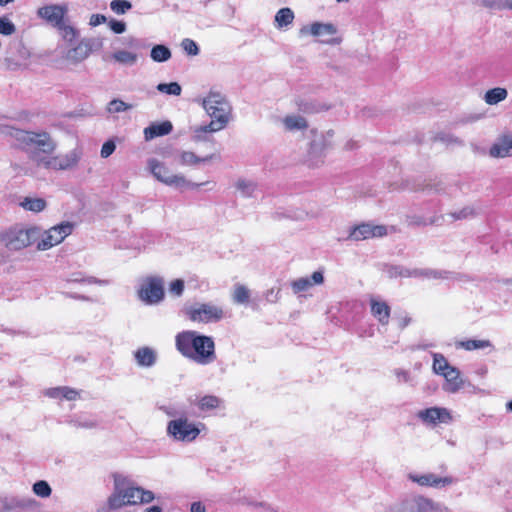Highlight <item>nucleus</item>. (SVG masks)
<instances>
[{
	"mask_svg": "<svg viewBox=\"0 0 512 512\" xmlns=\"http://www.w3.org/2000/svg\"><path fill=\"white\" fill-rule=\"evenodd\" d=\"M183 312L190 321L204 324L218 322L225 316L223 308L212 302L186 305Z\"/></svg>",
	"mask_w": 512,
	"mask_h": 512,
	"instance_id": "nucleus-7",
	"label": "nucleus"
},
{
	"mask_svg": "<svg viewBox=\"0 0 512 512\" xmlns=\"http://www.w3.org/2000/svg\"><path fill=\"white\" fill-rule=\"evenodd\" d=\"M440 504L424 497L412 498L404 501L397 512H439Z\"/></svg>",
	"mask_w": 512,
	"mask_h": 512,
	"instance_id": "nucleus-14",
	"label": "nucleus"
},
{
	"mask_svg": "<svg viewBox=\"0 0 512 512\" xmlns=\"http://www.w3.org/2000/svg\"><path fill=\"white\" fill-rule=\"evenodd\" d=\"M116 149L115 142L113 140L106 141L101 148L100 155L102 158H108Z\"/></svg>",
	"mask_w": 512,
	"mask_h": 512,
	"instance_id": "nucleus-53",
	"label": "nucleus"
},
{
	"mask_svg": "<svg viewBox=\"0 0 512 512\" xmlns=\"http://www.w3.org/2000/svg\"><path fill=\"white\" fill-rule=\"evenodd\" d=\"M442 376L445 379V383L443 385L444 391L448 393H456L463 387L464 381L458 368L452 366Z\"/></svg>",
	"mask_w": 512,
	"mask_h": 512,
	"instance_id": "nucleus-18",
	"label": "nucleus"
},
{
	"mask_svg": "<svg viewBox=\"0 0 512 512\" xmlns=\"http://www.w3.org/2000/svg\"><path fill=\"white\" fill-rule=\"evenodd\" d=\"M112 58L120 64L132 66L137 62L138 54L121 49L115 51L112 54Z\"/></svg>",
	"mask_w": 512,
	"mask_h": 512,
	"instance_id": "nucleus-33",
	"label": "nucleus"
},
{
	"mask_svg": "<svg viewBox=\"0 0 512 512\" xmlns=\"http://www.w3.org/2000/svg\"><path fill=\"white\" fill-rule=\"evenodd\" d=\"M156 88L161 93L173 96H179L182 92V88L177 82L160 83Z\"/></svg>",
	"mask_w": 512,
	"mask_h": 512,
	"instance_id": "nucleus-41",
	"label": "nucleus"
},
{
	"mask_svg": "<svg viewBox=\"0 0 512 512\" xmlns=\"http://www.w3.org/2000/svg\"><path fill=\"white\" fill-rule=\"evenodd\" d=\"M74 225L70 222H63L45 231L41 240L37 243L38 250H48L60 244L73 231Z\"/></svg>",
	"mask_w": 512,
	"mask_h": 512,
	"instance_id": "nucleus-8",
	"label": "nucleus"
},
{
	"mask_svg": "<svg viewBox=\"0 0 512 512\" xmlns=\"http://www.w3.org/2000/svg\"><path fill=\"white\" fill-rule=\"evenodd\" d=\"M75 427L92 429L98 426L99 421L96 417L92 416H80L75 420H72Z\"/></svg>",
	"mask_w": 512,
	"mask_h": 512,
	"instance_id": "nucleus-43",
	"label": "nucleus"
},
{
	"mask_svg": "<svg viewBox=\"0 0 512 512\" xmlns=\"http://www.w3.org/2000/svg\"><path fill=\"white\" fill-rule=\"evenodd\" d=\"M139 298L147 304L160 302L164 297L163 281L160 278H150L142 284Z\"/></svg>",
	"mask_w": 512,
	"mask_h": 512,
	"instance_id": "nucleus-11",
	"label": "nucleus"
},
{
	"mask_svg": "<svg viewBox=\"0 0 512 512\" xmlns=\"http://www.w3.org/2000/svg\"><path fill=\"white\" fill-rule=\"evenodd\" d=\"M387 233V227L384 225L362 223L350 229L348 239L353 241H362L370 238L383 237L387 235Z\"/></svg>",
	"mask_w": 512,
	"mask_h": 512,
	"instance_id": "nucleus-12",
	"label": "nucleus"
},
{
	"mask_svg": "<svg viewBox=\"0 0 512 512\" xmlns=\"http://www.w3.org/2000/svg\"><path fill=\"white\" fill-rule=\"evenodd\" d=\"M490 346H491V343L488 340H475V339L461 341L457 344V347H461L467 351L484 349V348L490 347Z\"/></svg>",
	"mask_w": 512,
	"mask_h": 512,
	"instance_id": "nucleus-39",
	"label": "nucleus"
},
{
	"mask_svg": "<svg viewBox=\"0 0 512 512\" xmlns=\"http://www.w3.org/2000/svg\"><path fill=\"white\" fill-rule=\"evenodd\" d=\"M134 359L139 367L150 368L157 361V352L148 346L140 347L134 352Z\"/></svg>",
	"mask_w": 512,
	"mask_h": 512,
	"instance_id": "nucleus-19",
	"label": "nucleus"
},
{
	"mask_svg": "<svg viewBox=\"0 0 512 512\" xmlns=\"http://www.w3.org/2000/svg\"><path fill=\"white\" fill-rule=\"evenodd\" d=\"M417 418L426 426L435 427L438 424H449L452 422V415L445 407H430L419 410Z\"/></svg>",
	"mask_w": 512,
	"mask_h": 512,
	"instance_id": "nucleus-9",
	"label": "nucleus"
},
{
	"mask_svg": "<svg viewBox=\"0 0 512 512\" xmlns=\"http://www.w3.org/2000/svg\"><path fill=\"white\" fill-rule=\"evenodd\" d=\"M409 276L412 277H420V278H428V279H451L452 273L444 270L437 269H414L411 271Z\"/></svg>",
	"mask_w": 512,
	"mask_h": 512,
	"instance_id": "nucleus-25",
	"label": "nucleus"
},
{
	"mask_svg": "<svg viewBox=\"0 0 512 512\" xmlns=\"http://www.w3.org/2000/svg\"><path fill=\"white\" fill-rule=\"evenodd\" d=\"M182 180H183V182L182 181H176L174 187H177V188H188V189H198L200 186H202L204 184V183H195V182L189 181L183 175H182Z\"/></svg>",
	"mask_w": 512,
	"mask_h": 512,
	"instance_id": "nucleus-54",
	"label": "nucleus"
},
{
	"mask_svg": "<svg viewBox=\"0 0 512 512\" xmlns=\"http://www.w3.org/2000/svg\"><path fill=\"white\" fill-rule=\"evenodd\" d=\"M452 366L448 363L447 359L440 353H433V371L438 375H443Z\"/></svg>",
	"mask_w": 512,
	"mask_h": 512,
	"instance_id": "nucleus-36",
	"label": "nucleus"
},
{
	"mask_svg": "<svg viewBox=\"0 0 512 512\" xmlns=\"http://www.w3.org/2000/svg\"><path fill=\"white\" fill-rule=\"evenodd\" d=\"M131 8L132 4L127 0H113L110 2V9L117 15L125 14Z\"/></svg>",
	"mask_w": 512,
	"mask_h": 512,
	"instance_id": "nucleus-45",
	"label": "nucleus"
},
{
	"mask_svg": "<svg viewBox=\"0 0 512 512\" xmlns=\"http://www.w3.org/2000/svg\"><path fill=\"white\" fill-rule=\"evenodd\" d=\"M67 282L71 283H84V284H98V285H108V280H101L97 279L95 277H81L80 273L72 274L68 279Z\"/></svg>",
	"mask_w": 512,
	"mask_h": 512,
	"instance_id": "nucleus-40",
	"label": "nucleus"
},
{
	"mask_svg": "<svg viewBox=\"0 0 512 512\" xmlns=\"http://www.w3.org/2000/svg\"><path fill=\"white\" fill-rule=\"evenodd\" d=\"M131 108V105L125 103L119 99H113L108 103L107 110L109 113H120L127 111Z\"/></svg>",
	"mask_w": 512,
	"mask_h": 512,
	"instance_id": "nucleus-47",
	"label": "nucleus"
},
{
	"mask_svg": "<svg viewBox=\"0 0 512 512\" xmlns=\"http://www.w3.org/2000/svg\"><path fill=\"white\" fill-rule=\"evenodd\" d=\"M214 157V154H210L205 157H199L191 151H180L178 153L179 163L183 166H195L201 163H207L214 159Z\"/></svg>",
	"mask_w": 512,
	"mask_h": 512,
	"instance_id": "nucleus-24",
	"label": "nucleus"
},
{
	"mask_svg": "<svg viewBox=\"0 0 512 512\" xmlns=\"http://www.w3.org/2000/svg\"><path fill=\"white\" fill-rule=\"evenodd\" d=\"M454 220H464L473 218L476 215V211L473 207L467 206L459 211H455L449 214Z\"/></svg>",
	"mask_w": 512,
	"mask_h": 512,
	"instance_id": "nucleus-48",
	"label": "nucleus"
},
{
	"mask_svg": "<svg viewBox=\"0 0 512 512\" xmlns=\"http://www.w3.org/2000/svg\"><path fill=\"white\" fill-rule=\"evenodd\" d=\"M294 20V12L288 8H281L275 15V27L277 29H287Z\"/></svg>",
	"mask_w": 512,
	"mask_h": 512,
	"instance_id": "nucleus-28",
	"label": "nucleus"
},
{
	"mask_svg": "<svg viewBox=\"0 0 512 512\" xmlns=\"http://www.w3.org/2000/svg\"><path fill=\"white\" fill-rule=\"evenodd\" d=\"M506 9L512 10V0H506Z\"/></svg>",
	"mask_w": 512,
	"mask_h": 512,
	"instance_id": "nucleus-64",
	"label": "nucleus"
},
{
	"mask_svg": "<svg viewBox=\"0 0 512 512\" xmlns=\"http://www.w3.org/2000/svg\"><path fill=\"white\" fill-rule=\"evenodd\" d=\"M476 2L481 6L493 10L506 9V0H476Z\"/></svg>",
	"mask_w": 512,
	"mask_h": 512,
	"instance_id": "nucleus-49",
	"label": "nucleus"
},
{
	"mask_svg": "<svg viewBox=\"0 0 512 512\" xmlns=\"http://www.w3.org/2000/svg\"><path fill=\"white\" fill-rule=\"evenodd\" d=\"M124 44L127 47L133 48V49H139L143 46L142 41L139 38H136L134 36H129V37L125 38Z\"/></svg>",
	"mask_w": 512,
	"mask_h": 512,
	"instance_id": "nucleus-57",
	"label": "nucleus"
},
{
	"mask_svg": "<svg viewBox=\"0 0 512 512\" xmlns=\"http://www.w3.org/2000/svg\"><path fill=\"white\" fill-rule=\"evenodd\" d=\"M202 106L211 118V122L193 129V137L197 141L204 140L206 133H214L224 129L230 120L232 111V107L226 97L217 91H210L202 99Z\"/></svg>",
	"mask_w": 512,
	"mask_h": 512,
	"instance_id": "nucleus-3",
	"label": "nucleus"
},
{
	"mask_svg": "<svg viewBox=\"0 0 512 512\" xmlns=\"http://www.w3.org/2000/svg\"><path fill=\"white\" fill-rule=\"evenodd\" d=\"M154 499L155 495L150 490L132 483L124 485L116 482L114 491L108 498V506L110 510H119L124 506L149 504Z\"/></svg>",
	"mask_w": 512,
	"mask_h": 512,
	"instance_id": "nucleus-4",
	"label": "nucleus"
},
{
	"mask_svg": "<svg viewBox=\"0 0 512 512\" xmlns=\"http://www.w3.org/2000/svg\"><path fill=\"white\" fill-rule=\"evenodd\" d=\"M181 47L188 55L196 56L199 54V47L197 43L192 39H184L181 43Z\"/></svg>",
	"mask_w": 512,
	"mask_h": 512,
	"instance_id": "nucleus-50",
	"label": "nucleus"
},
{
	"mask_svg": "<svg viewBox=\"0 0 512 512\" xmlns=\"http://www.w3.org/2000/svg\"><path fill=\"white\" fill-rule=\"evenodd\" d=\"M205 425L201 422L190 421L188 417L171 419L167 423V435L177 442L191 443L197 439Z\"/></svg>",
	"mask_w": 512,
	"mask_h": 512,
	"instance_id": "nucleus-5",
	"label": "nucleus"
},
{
	"mask_svg": "<svg viewBox=\"0 0 512 512\" xmlns=\"http://www.w3.org/2000/svg\"><path fill=\"white\" fill-rule=\"evenodd\" d=\"M143 512H162V508L157 505H154L146 508Z\"/></svg>",
	"mask_w": 512,
	"mask_h": 512,
	"instance_id": "nucleus-62",
	"label": "nucleus"
},
{
	"mask_svg": "<svg viewBox=\"0 0 512 512\" xmlns=\"http://www.w3.org/2000/svg\"><path fill=\"white\" fill-rule=\"evenodd\" d=\"M90 52L91 50L88 44L81 42L77 46L69 49L65 58L72 63H79L85 60L90 55Z\"/></svg>",
	"mask_w": 512,
	"mask_h": 512,
	"instance_id": "nucleus-26",
	"label": "nucleus"
},
{
	"mask_svg": "<svg viewBox=\"0 0 512 512\" xmlns=\"http://www.w3.org/2000/svg\"><path fill=\"white\" fill-rule=\"evenodd\" d=\"M173 129L170 121H163L160 123H152L144 129V138L146 141L153 140L154 138L168 135Z\"/></svg>",
	"mask_w": 512,
	"mask_h": 512,
	"instance_id": "nucleus-21",
	"label": "nucleus"
},
{
	"mask_svg": "<svg viewBox=\"0 0 512 512\" xmlns=\"http://www.w3.org/2000/svg\"><path fill=\"white\" fill-rule=\"evenodd\" d=\"M148 167L152 175L167 186H175L176 181H182L181 174H171L168 167L157 159H150Z\"/></svg>",
	"mask_w": 512,
	"mask_h": 512,
	"instance_id": "nucleus-13",
	"label": "nucleus"
},
{
	"mask_svg": "<svg viewBox=\"0 0 512 512\" xmlns=\"http://www.w3.org/2000/svg\"><path fill=\"white\" fill-rule=\"evenodd\" d=\"M394 375L396 376L398 383H407L411 380L409 371L404 369H395Z\"/></svg>",
	"mask_w": 512,
	"mask_h": 512,
	"instance_id": "nucleus-55",
	"label": "nucleus"
},
{
	"mask_svg": "<svg viewBox=\"0 0 512 512\" xmlns=\"http://www.w3.org/2000/svg\"><path fill=\"white\" fill-rule=\"evenodd\" d=\"M324 281L323 273L315 271L311 277H301L291 282L292 290L295 294L305 292L314 285L322 284Z\"/></svg>",
	"mask_w": 512,
	"mask_h": 512,
	"instance_id": "nucleus-16",
	"label": "nucleus"
},
{
	"mask_svg": "<svg viewBox=\"0 0 512 512\" xmlns=\"http://www.w3.org/2000/svg\"><path fill=\"white\" fill-rule=\"evenodd\" d=\"M19 205L27 211L38 213L46 208V201L43 198L25 197Z\"/></svg>",
	"mask_w": 512,
	"mask_h": 512,
	"instance_id": "nucleus-32",
	"label": "nucleus"
},
{
	"mask_svg": "<svg viewBox=\"0 0 512 512\" xmlns=\"http://www.w3.org/2000/svg\"><path fill=\"white\" fill-rule=\"evenodd\" d=\"M184 291V281L182 279L173 280L169 284V292L177 297L181 296Z\"/></svg>",
	"mask_w": 512,
	"mask_h": 512,
	"instance_id": "nucleus-52",
	"label": "nucleus"
},
{
	"mask_svg": "<svg viewBox=\"0 0 512 512\" xmlns=\"http://www.w3.org/2000/svg\"><path fill=\"white\" fill-rule=\"evenodd\" d=\"M67 13V4H49L42 6L37 10V16L54 28L60 27V25L66 20Z\"/></svg>",
	"mask_w": 512,
	"mask_h": 512,
	"instance_id": "nucleus-10",
	"label": "nucleus"
},
{
	"mask_svg": "<svg viewBox=\"0 0 512 512\" xmlns=\"http://www.w3.org/2000/svg\"><path fill=\"white\" fill-rule=\"evenodd\" d=\"M508 96V92L505 88L496 87L488 90L484 95V101L488 105H496L499 102L505 100Z\"/></svg>",
	"mask_w": 512,
	"mask_h": 512,
	"instance_id": "nucleus-31",
	"label": "nucleus"
},
{
	"mask_svg": "<svg viewBox=\"0 0 512 512\" xmlns=\"http://www.w3.org/2000/svg\"><path fill=\"white\" fill-rule=\"evenodd\" d=\"M235 188L241 193L243 197H253L257 191V183L253 180L240 178L235 184Z\"/></svg>",
	"mask_w": 512,
	"mask_h": 512,
	"instance_id": "nucleus-29",
	"label": "nucleus"
},
{
	"mask_svg": "<svg viewBox=\"0 0 512 512\" xmlns=\"http://www.w3.org/2000/svg\"><path fill=\"white\" fill-rule=\"evenodd\" d=\"M408 479L414 483H417L420 486L435 488L445 487L447 485H451L454 482V479L452 477H440L433 473H426L422 475L416 473H409Z\"/></svg>",
	"mask_w": 512,
	"mask_h": 512,
	"instance_id": "nucleus-15",
	"label": "nucleus"
},
{
	"mask_svg": "<svg viewBox=\"0 0 512 512\" xmlns=\"http://www.w3.org/2000/svg\"><path fill=\"white\" fill-rule=\"evenodd\" d=\"M410 323H411V318L408 315H404L403 317H401L399 319V327L402 329L405 328L406 326H408Z\"/></svg>",
	"mask_w": 512,
	"mask_h": 512,
	"instance_id": "nucleus-61",
	"label": "nucleus"
},
{
	"mask_svg": "<svg viewBox=\"0 0 512 512\" xmlns=\"http://www.w3.org/2000/svg\"><path fill=\"white\" fill-rule=\"evenodd\" d=\"M286 130L296 131L304 130L308 127L306 119L300 115H288L283 119Z\"/></svg>",
	"mask_w": 512,
	"mask_h": 512,
	"instance_id": "nucleus-30",
	"label": "nucleus"
},
{
	"mask_svg": "<svg viewBox=\"0 0 512 512\" xmlns=\"http://www.w3.org/2000/svg\"><path fill=\"white\" fill-rule=\"evenodd\" d=\"M150 56L155 62H166L171 58V51L167 46L158 44L151 49Z\"/></svg>",
	"mask_w": 512,
	"mask_h": 512,
	"instance_id": "nucleus-35",
	"label": "nucleus"
},
{
	"mask_svg": "<svg viewBox=\"0 0 512 512\" xmlns=\"http://www.w3.org/2000/svg\"><path fill=\"white\" fill-rule=\"evenodd\" d=\"M330 146L326 136L320 135L318 138L314 139L310 145L309 154L311 157L313 156H322L324 151Z\"/></svg>",
	"mask_w": 512,
	"mask_h": 512,
	"instance_id": "nucleus-34",
	"label": "nucleus"
},
{
	"mask_svg": "<svg viewBox=\"0 0 512 512\" xmlns=\"http://www.w3.org/2000/svg\"><path fill=\"white\" fill-rule=\"evenodd\" d=\"M107 21V18L103 14H92L90 16L89 25L92 27H96L100 24H103Z\"/></svg>",
	"mask_w": 512,
	"mask_h": 512,
	"instance_id": "nucleus-58",
	"label": "nucleus"
},
{
	"mask_svg": "<svg viewBox=\"0 0 512 512\" xmlns=\"http://www.w3.org/2000/svg\"><path fill=\"white\" fill-rule=\"evenodd\" d=\"M16 31L15 25L7 18L0 17V34L12 35Z\"/></svg>",
	"mask_w": 512,
	"mask_h": 512,
	"instance_id": "nucleus-51",
	"label": "nucleus"
},
{
	"mask_svg": "<svg viewBox=\"0 0 512 512\" xmlns=\"http://www.w3.org/2000/svg\"><path fill=\"white\" fill-rule=\"evenodd\" d=\"M160 410L163 411L168 417H171L172 419L187 416L184 407L174 404L163 405L160 407Z\"/></svg>",
	"mask_w": 512,
	"mask_h": 512,
	"instance_id": "nucleus-42",
	"label": "nucleus"
},
{
	"mask_svg": "<svg viewBox=\"0 0 512 512\" xmlns=\"http://www.w3.org/2000/svg\"><path fill=\"white\" fill-rule=\"evenodd\" d=\"M175 348L184 358L198 365H209L216 360L213 338L195 330H184L177 333Z\"/></svg>",
	"mask_w": 512,
	"mask_h": 512,
	"instance_id": "nucleus-2",
	"label": "nucleus"
},
{
	"mask_svg": "<svg viewBox=\"0 0 512 512\" xmlns=\"http://www.w3.org/2000/svg\"><path fill=\"white\" fill-rule=\"evenodd\" d=\"M191 403L197 406L200 411L208 412L219 407L221 399L214 395H204L197 396Z\"/></svg>",
	"mask_w": 512,
	"mask_h": 512,
	"instance_id": "nucleus-27",
	"label": "nucleus"
},
{
	"mask_svg": "<svg viewBox=\"0 0 512 512\" xmlns=\"http://www.w3.org/2000/svg\"><path fill=\"white\" fill-rule=\"evenodd\" d=\"M109 27L116 34L124 33L126 30V24L123 21L118 20H111L109 22Z\"/></svg>",
	"mask_w": 512,
	"mask_h": 512,
	"instance_id": "nucleus-56",
	"label": "nucleus"
},
{
	"mask_svg": "<svg viewBox=\"0 0 512 512\" xmlns=\"http://www.w3.org/2000/svg\"><path fill=\"white\" fill-rule=\"evenodd\" d=\"M29 502H30V500L27 498H20V497H16V496L5 497L2 500L3 507L6 510H12V509H16V508L26 507L29 504Z\"/></svg>",
	"mask_w": 512,
	"mask_h": 512,
	"instance_id": "nucleus-38",
	"label": "nucleus"
},
{
	"mask_svg": "<svg viewBox=\"0 0 512 512\" xmlns=\"http://www.w3.org/2000/svg\"><path fill=\"white\" fill-rule=\"evenodd\" d=\"M232 298L237 304H246L250 298V291L246 286L237 284L234 286Z\"/></svg>",
	"mask_w": 512,
	"mask_h": 512,
	"instance_id": "nucleus-37",
	"label": "nucleus"
},
{
	"mask_svg": "<svg viewBox=\"0 0 512 512\" xmlns=\"http://www.w3.org/2000/svg\"><path fill=\"white\" fill-rule=\"evenodd\" d=\"M41 236L37 227L15 226L1 235V241L10 250H21L35 243Z\"/></svg>",
	"mask_w": 512,
	"mask_h": 512,
	"instance_id": "nucleus-6",
	"label": "nucleus"
},
{
	"mask_svg": "<svg viewBox=\"0 0 512 512\" xmlns=\"http://www.w3.org/2000/svg\"><path fill=\"white\" fill-rule=\"evenodd\" d=\"M191 512H204L205 508L200 502H194L191 504Z\"/></svg>",
	"mask_w": 512,
	"mask_h": 512,
	"instance_id": "nucleus-60",
	"label": "nucleus"
},
{
	"mask_svg": "<svg viewBox=\"0 0 512 512\" xmlns=\"http://www.w3.org/2000/svg\"><path fill=\"white\" fill-rule=\"evenodd\" d=\"M51 491L52 490L46 481L40 480L33 485V492L39 497H49L51 495Z\"/></svg>",
	"mask_w": 512,
	"mask_h": 512,
	"instance_id": "nucleus-46",
	"label": "nucleus"
},
{
	"mask_svg": "<svg viewBox=\"0 0 512 512\" xmlns=\"http://www.w3.org/2000/svg\"><path fill=\"white\" fill-rule=\"evenodd\" d=\"M489 155L493 158L512 156V135L499 138L489 149Z\"/></svg>",
	"mask_w": 512,
	"mask_h": 512,
	"instance_id": "nucleus-17",
	"label": "nucleus"
},
{
	"mask_svg": "<svg viewBox=\"0 0 512 512\" xmlns=\"http://www.w3.org/2000/svg\"><path fill=\"white\" fill-rule=\"evenodd\" d=\"M371 314L381 325H387L390 318V306L385 301L372 298L370 300Z\"/></svg>",
	"mask_w": 512,
	"mask_h": 512,
	"instance_id": "nucleus-20",
	"label": "nucleus"
},
{
	"mask_svg": "<svg viewBox=\"0 0 512 512\" xmlns=\"http://www.w3.org/2000/svg\"><path fill=\"white\" fill-rule=\"evenodd\" d=\"M434 345L432 343H427V344H419L417 346L418 349H427L429 347H433Z\"/></svg>",
	"mask_w": 512,
	"mask_h": 512,
	"instance_id": "nucleus-63",
	"label": "nucleus"
},
{
	"mask_svg": "<svg viewBox=\"0 0 512 512\" xmlns=\"http://www.w3.org/2000/svg\"><path fill=\"white\" fill-rule=\"evenodd\" d=\"M56 29L60 31L63 39L68 42L74 41L78 36L77 30L73 26L67 24L66 20Z\"/></svg>",
	"mask_w": 512,
	"mask_h": 512,
	"instance_id": "nucleus-44",
	"label": "nucleus"
},
{
	"mask_svg": "<svg viewBox=\"0 0 512 512\" xmlns=\"http://www.w3.org/2000/svg\"><path fill=\"white\" fill-rule=\"evenodd\" d=\"M43 394L53 399H66L68 401L76 400L79 392L67 386H60L46 389Z\"/></svg>",
	"mask_w": 512,
	"mask_h": 512,
	"instance_id": "nucleus-23",
	"label": "nucleus"
},
{
	"mask_svg": "<svg viewBox=\"0 0 512 512\" xmlns=\"http://www.w3.org/2000/svg\"><path fill=\"white\" fill-rule=\"evenodd\" d=\"M8 133L19 148L28 152L38 166L46 169L68 170L76 166L81 158V153L76 149L66 154L51 156L56 149V142L47 132L10 128Z\"/></svg>",
	"mask_w": 512,
	"mask_h": 512,
	"instance_id": "nucleus-1",
	"label": "nucleus"
},
{
	"mask_svg": "<svg viewBox=\"0 0 512 512\" xmlns=\"http://www.w3.org/2000/svg\"><path fill=\"white\" fill-rule=\"evenodd\" d=\"M336 32V27L333 24L320 22H314L310 26H304L300 29V35L322 36L333 35Z\"/></svg>",
	"mask_w": 512,
	"mask_h": 512,
	"instance_id": "nucleus-22",
	"label": "nucleus"
},
{
	"mask_svg": "<svg viewBox=\"0 0 512 512\" xmlns=\"http://www.w3.org/2000/svg\"><path fill=\"white\" fill-rule=\"evenodd\" d=\"M64 295L66 297H70V298L77 299V300L89 301V302H93L94 301L91 297H88V296H85V295L76 294V293H68V292H66V293H64Z\"/></svg>",
	"mask_w": 512,
	"mask_h": 512,
	"instance_id": "nucleus-59",
	"label": "nucleus"
}]
</instances>
